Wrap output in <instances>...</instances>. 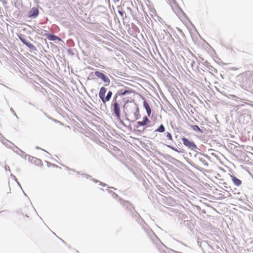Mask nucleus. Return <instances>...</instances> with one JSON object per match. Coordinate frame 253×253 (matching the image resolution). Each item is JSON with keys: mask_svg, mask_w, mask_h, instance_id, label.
<instances>
[{"mask_svg": "<svg viewBox=\"0 0 253 253\" xmlns=\"http://www.w3.org/2000/svg\"><path fill=\"white\" fill-rule=\"evenodd\" d=\"M132 92H133V90L131 89L124 90L120 89L114 95L110 105V108L117 120H121V108L122 107L125 108L126 104L129 102V99L124 97V95L131 93Z\"/></svg>", "mask_w": 253, "mask_h": 253, "instance_id": "obj_1", "label": "nucleus"}, {"mask_svg": "<svg viewBox=\"0 0 253 253\" xmlns=\"http://www.w3.org/2000/svg\"><path fill=\"white\" fill-rule=\"evenodd\" d=\"M253 72L247 71L243 72L238 76L239 81L243 87H247L253 84Z\"/></svg>", "mask_w": 253, "mask_h": 253, "instance_id": "obj_2", "label": "nucleus"}, {"mask_svg": "<svg viewBox=\"0 0 253 253\" xmlns=\"http://www.w3.org/2000/svg\"><path fill=\"white\" fill-rule=\"evenodd\" d=\"M95 75L98 78L101 79L104 83L107 84H109L110 83L109 79L103 73L100 72L99 71H95L94 73Z\"/></svg>", "mask_w": 253, "mask_h": 253, "instance_id": "obj_3", "label": "nucleus"}, {"mask_svg": "<svg viewBox=\"0 0 253 253\" xmlns=\"http://www.w3.org/2000/svg\"><path fill=\"white\" fill-rule=\"evenodd\" d=\"M182 140L183 144L189 148L191 149H194L196 148L197 146L193 142L189 141L185 137L182 138Z\"/></svg>", "mask_w": 253, "mask_h": 253, "instance_id": "obj_4", "label": "nucleus"}, {"mask_svg": "<svg viewBox=\"0 0 253 253\" xmlns=\"http://www.w3.org/2000/svg\"><path fill=\"white\" fill-rule=\"evenodd\" d=\"M107 91V89L104 87H101L99 92V97L101 99L102 102L105 103V95Z\"/></svg>", "mask_w": 253, "mask_h": 253, "instance_id": "obj_5", "label": "nucleus"}, {"mask_svg": "<svg viewBox=\"0 0 253 253\" xmlns=\"http://www.w3.org/2000/svg\"><path fill=\"white\" fill-rule=\"evenodd\" d=\"M39 14V10L36 7H33L31 9L28 13V16L29 17H36Z\"/></svg>", "mask_w": 253, "mask_h": 253, "instance_id": "obj_6", "label": "nucleus"}, {"mask_svg": "<svg viewBox=\"0 0 253 253\" xmlns=\"http://www.w3.org/2000/svg\"><path fill=\"white\" fill-rule=\"evenodd\" d=\"M150 122L149 119L146 117H144L142 121H138L137 122L136 128H138L140 126H144L149 124Z\"/></svg>", "mask_w": 253, "mask_h": 253, "instance_id": "obj_7", "label": "nucleus"}, {"mask_svg": "<svg viewBox=\"0 0 253 253\" xmlns=\"http://www.w3.org/2000/svg\"><path fill=\"white\" fill-rule=\"evenodd\" d=\"M20 40L22 42L25 44L27 46H28L29 48H30V49H35V46L32 44L30 42H27V41H26L25 39L22 38L21 37H20L19 38Z\"/></svg>", "mask_w": 253, "mask_h": 253, "instance_id": "obj_8", "label": "nucleus"}, {"mask_svg": "<svg viewBox=\"0 0 253 253\" xmlns=\"http://www.w3.org/2000/svg\"><path fill=\"white\" fill-rule=\"evenodd\" d=\"M44 35L46 36V38L49 41H54L55 40H58L59 41H61L60 38H58V37H57L55 35H51L49 34H45Z\"/></svg>", "mask_w": 253, "mask_h": 253, "instance_id": "obj_9", "label": "nucleus"}, {"mask_svg": "<svg viewBox=\"0 0 253 253\" xmlns=\"http://www.w3.org/2000/svg\"><path fill=\"white\" fill-rule=\"evenodd\" d=\"M143 106L147 111L148 116L150 117L151 113V110L148 103L146 101L143 102Z\"/></svg>", "mask_w": 253, "mask_h": 253, "instance_id": "obj_10", "label": "nucleus"}, {"mask_svg": "<svg viewBox=\"0 0 253 253\" xmlns=\"http://www.w3.org/2000/svg\"><path fill=\"white\" fill-rule=\"evenodd\" d=\"M234 184L236 186H240L242 184V181L234 176H231Z\"/></svg>", "mask_w": 253, "mask_h": 253, "instance_id": "obj_11", "label": "nucleus"}, {"mask_svg": "<svg viewBox=\"0 0 253 253\" xmlns=\"http://www.w3.org/2000/svg\"><path fill=\"white\" fill-rule=\"evenodd\" d=\"M112 92L111 91H109L107 93V95L105 97V103L110 100V98L112 97Z\"/></svg>", "mask_w": 253, "mask_h": 253, "instance_id": "obj_12", "label": "nucleus"}, {"mask_svg": "<svg viewBox=\"0 0 253 253\" xmlns=\"http://www.w3.org/2000/svg\"><path fill=\"white\" fill-rule=\"evenodd\" d=\"M165 127L163 125H160V126L156 130V131H158L160 132H163L165 131Z\"/></svg>", "mask_w": 253, "mask_h": 253, "instance_id": "obj_13", "label": "nucleus"}, {"mask_svg": "<svg viewBox=\"0 0 253 253\" xmlns=\"http://www.w3.org/2000/svg\"><path fill=\"white\" fill-rule=\"evenodd\" d=\"M166 137L169 140H172V136H171V134L169 132H167L166 133Z\"/></svg>", "mask_w": 253, "mask_h": 253, "instance_id": "obj_14", "label": "nucleus"}, {"mask_svg": "<svg viewBox=\"0 0 253 253\" xmlns=\"http://www.w3.org/2000/svg\"><path fill=\"white\" fill-rule=\"evenodd\" d=\"M193 129L195 130H197V131H201V129L200 128H199V127L197 126V125H195L193 126Z\"/></svg>", "mask_w": 253, "mask_h": 253, "instance_id": "obj_15", "label": "nucleus"}, {"mask_svg": "<svg viewBox=\"0 0 253 253\" xmlns=\"http://www.w3.org/2000/svg\"><path fill=\"white\" fill-rule=\"evenodd\" d=\"M171 148L173 150H174V151H176V152H179L178 151V150L176 148H175V147H171Z\"/></svg>", "mask_w": 253, "mask_h": 253, "instance_id": "obj_16", "label": "nucleus"}, {"mask_svg": "<svg viewBox=\"0 0 253 253\" xmlns=\"http://www.w3.org/2000/svg\"><path fill=\"white\" fill-rule=\"evenodd\" d=\"M168 1H169L170 3H173V2H175V0H168Z\"/></svg>", "mask_w": 253, "mask_h": 253, "instance_id": "obj_17", "label": "nucleus"}, {"mask_svg": "<svg viewBox=\"0 0 253 253\" xmlns=\"http://www.w3.org/2000/svg\"><path fill=\"white\" fill-rule=\"evenodd\" d=\"M119 13H120L121 15H123V12H122V11H119Z\"/></svg>", "mask_w": 253, "mask_h": 253, "instance_id": "obj_18", "label": "nucleus"}, {"mask_svg": "<svg viewBox=\"0 0 253 253\" xmlns=\"http://www.w3.org/2000/svg\"><path fill=\"white\" fill-rule=\"evenodd\" d=\"M124 203V204H125V203H128V202H124V203Z\"/></svg>", "mask_w": 253, "mask_h": 253, "instance_id": "obj_19", "label": "nucleus"}]
</instances>
